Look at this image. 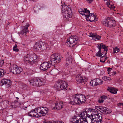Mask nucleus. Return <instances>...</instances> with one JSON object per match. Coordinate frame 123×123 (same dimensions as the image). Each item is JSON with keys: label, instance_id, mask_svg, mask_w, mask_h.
Wrapping results in <instances>:
<instances>
[{"label": "nucleus", "instance_id": "7ed1b4c3", "mask_svg": "<svg viewBox=\"0 0 123 123\" xmlns=\"http://www.w3.org/2000/svg\"><path fill=\"white\" fill-rule=\"evenodd\" d=\"M91 116L92 117L93 123H102V114L98 113L96 109H92L90 112Z\"/></svg>", "mask_w": 123, "mask_h": 123}, {"label": "nucleus", "instance_id": "de8ad7c7", "mask_svg": "<svg viewBox=\"0 0 123 123\" xmlns=\"http://www.w3.org/2000/svg\"><path fill=\"white\" fill-rule=\"evenodd\" d=\"M89 3H91L93 1V0H87Z\"/></svg>", "mask_w": 123, "mask_h": 123}, {"label": "nucleus", "instance_id": "c9c22d12", "mask_svg": "<svg viewBox=\"0 0 123 123\" xmlns=\"http://www.w3.org/2000/svg\"><path fill=\"white\" fill-rule=\"evenodd\" d=\"M119 51V49L117 47H116L115 49H113L114 53H117Z\"/></svg>", "mask_w": 123, "mask_h": 123}, {"label": "nucleus", "instance_id": "49530a36", "mask_svg": "<svg viewBox=\"0 0 123 123\" xmlns=\"http://www.w3.org/2000/svg\"><path fill=\"white\" fill-rule=\"evenodd\" d=\"M108 74L110 75V74H111V70H110V69H108Z\"/></svg>", "mask_w": 123, "mask_h": 123}, {"label": "nucleus", "instance_id": "864d4df0", "mask_svg": "<svg viewBox=\"0 0 123 123\" xmlns=\"http://www.w3.org/2000/svg\"><path fill=\"white\" fill-rule=\"evenodd\" d=\"M49 123V122H47V123L46 122H45L44 121H43V123Z\"/></svg>", "mask_w": 123, "mask_h": 123}, {"label": "nucleus", "instance_id": "f8f14e48", "mask_svg": "<svg viewBox=\"0 0 123 123\" xmlns=\"http://www.w3.org/2000/svg\"><path fill=\"white\" fill-rule=\"evenodd\" d=\"M10 71L14 74H18L22 71V69L20 67H18L16 65L12 66L10 68Z\"/></svg>", "mask_w": 123, "mask_h": 123}, {"label": "nucleus", "instance_id": "58836bf2", "mask_svg": "<svg viewBox=\"0 0 123 123\" xmlns=\"http://www.w3.org/2000/svg\"><path fill=\"white\" fill-rule=\"evenodd\" d=\"M105 56V55H103V56H101L100 58V62H105V61L103 60L102 58H104V56Z\"/></svg>", "mask_w": 123, "mask_h": 123}, {"label": "nucleus", "instance_id": "0eeeda50", "mask_svg": "<svg viewBox=\"0 0 123 123\" xmlns=\"http://www.w3.org/2000/svg\"><path fill=\"white\" fill-rule=\"evenodd\" d=\"M79 38L77 36H71L68 39L66 42V44L71 47H73L79 40Z\"/></svg>", "mask_w": 123, "mask_h": 123}, {"label": "nucleus", "instance_id": "9b49d317", "mask_svg": "<svg viewBox=\"0 0 123 123\" xmlns=\"http://www.w3.org/2000/svg\"><path fill=\"white\" fill-rule=\"evenodd\" d=\"M103 25L105 26L111 27L115 25V21L111 19L110 17H109L107 19H104L102 22Z\"/></svg>", "mask_w": 123, "mask_h": 123}, {"label": "nucleus", "instance_id": "c756f323", "mask_svg": "<svg viewBox=\"0 0 123 123\" xmlns=\"http://www.w3.org/2000/svg\"><path fill=\"white\" fill-rule=\"evenodd\" d=\"M13 105H14L15 107H17L20 105V104L17 101L15 100L12 103Z\"/></svg>", "mask_w": 123, "mask_h": 123}, {"label": "nucleus", "instance_id": "4d7b16f0", "mask_svg": "<svg viewBox=\"0 0 123 123\" xmlns=\"http://www.w3.org/2000/svg\"><path fill=\"white\" fill-rule=\"evenodd\" d=\"M22 108L23 109L25 110V108L24 106H23V107Z\"/></svg>", "mask_w": 123, "mask_h": 123}, {"label": "nucleus", "instance_id": "cd10ccee", "mask_svg": "<svg viewBox=\"0 0 123 123\" xmlns=\"http://www.w3.org/2000/svg\"><path fill=\"white\" fill-rule=\"evenodd\" d=\"M95 80L96 82V83L97 85H100L103 83L102 80L99 79H96Z\"/></svg>", "mask_w": 123, "mask_h": 123}, {"label": "nucleus", "instance_id": "6e6d98bb", "mask_svg": "<svg viewBox=\"0 0 123 123\" xmlns=\"http://www.w3.org/2000/svg\"><path fill=\"white\" fill-rule=\"evenodd\" d=\"M34 12H35V13H37V11H35V8H34Z\"/></svg>", "mask_w": 123, "mask_h": 123}, {"label": "nucleus", "instance_id": "c85d7f7f", "mask_svg": "<svg viewBox=\"0 0 123 123\" xmlns=\"http://www.w3.org/2000/svg\"><path fill=\"white\" fill-rule=\"evenodd\" d=\"M95 79L92 80L90 82V84H91L93 86L97 85Z\"/></svg>", "mask_w": 123, "mask_h": 123}, {"label": "nucleus", "instance_id": "2f4dec72", "mask_svg": "<svg viewBox=\"0 0 123 123\" xmlns=\"http://www.w3.org/2000/svg\"><path fill=\"white\" fill-rule=\"evenodd\" d=\"M59 104L58 103L55 104V106L53 108V110H59L60 109V107H59Z\"/></svg>", "mask_w": 123, "mask_h": 123}, {"label": "nucleus", "instance_id": "f3484780", "mask_svg": "<svg viewBox=\"0 0 123 123\" xmlns=\"http://www.w3.org/2000/svg\"><path fill=\"white\" fill-rule=\"evenodd\" d=\"M76 81L79 83H83L86 82L87 79L85 77H82L80 75H78L76 77Z\"/></svg>", "mask_w": 123, "mask_h": 123}, {"label": "nucleus", "instance_id": "4be33fe9", "mask_svg": "<svg viewBox=\"0 0 123 123\" xmlns=\"http://www.w3.org/2000/svg\"><path fill=\"white\" fill-rule=\"evenodd\" d=\"M83 11L84 13H85L88 14L87 15H86L85 14V15H84L86 17V20H87V18L90 16V15L91 13H90V11L89 10H88L87 8L84 9Z\"/></svg>", "mask_w": 123, "mask_h": 123}, {"label": "nucleus", "instance_id": "f257e3e1", "mask_svg": "<svg viewBox=\"0 0 123 123\" xmlns=\"http://www.w3.org/2000/svg\"><path fill=\"white\" fill-rule=\"evenodd\" d=\"M62 58L61 55L59 54H55L51 56L50 61L48 62H45L40 65V68L42 71H45L49 68L51 65L54 66L60 62Z\"/></svg>", "mask_w": 123, "mask_h": 123}, {"label": "nucleus", "instance_id": "338daca9", "mask_svg": "<svg viewBox=\"0 0 123 123\" xmlns=\"http://www.w3.org/2000/svg\"><path fill=\"white\" fill-rule=\"evenodd\" d=\"M25 108H27V107H25Z\"/></svg>", "mask_w": 123, "mask_h": 123}, {"label": "nucleus", "instance_id": "dca6fc26", "mask_svg": "<svg viewBox=\"0 0 123 123\" xmlns=\"http://www.w3.org/2000/svg\"><path fill=\"white\" fill-rule=\"evenodd\" d=\"M1 86L5 85L7 87H9L11 85V82L10 80L2 79L1 82Z\"/></svg>", "mask_w": 123, "mask_h": 123}, {"label": "nucleus", "instance_id": "052dcab7", "mask_svg": "<svg viewBox=\"0 0 123 123\" xmlns=\"http://www.w3.org/2000/svg\"><path fill=\"white\" fill-rule=\"evenodd\" d=\"M112 68H110L109 69H110V70H111H111H112Z\"/></svg>", "mask_w": 123, "mask_h": 123}, {"label": "nucleus", "instance_id": "c03bdc74", "mask_svg": "<svg viewBox=\"0 0 123 123\" xmlns=\"http://www.w3.org/2000/svg\"><path fill=\"white\" fill-rule=\"evenodd\" d=\"M13 51H15L16 52H18L19 51L18 49H17L16 48H13Z\"/></svg>", "mask_w": 123, "mask_h": 123}, {"label": "nucleus", "instance_id": "69168bd1", "mask_svg": "<svg viewBox=\"0 0 123 123\" xmlns=\"http://www.w3.org/2000/svg\"><path fill=\"white\" fill-rule=\"evenodd\" d=\"M103 59V60H104V59H103V58H102Z\"/></svg>", "mask_w": 123, "mask_h": 123}, {"label": "nucleus", "instance_id": "13d9d810", "mask_svg": "<svg viewBox=\"0 0 123 123\" xmlns=\"http://www.w3.org/2000/svg\"><path fill=\"white\" fill-rule=\"evenodd\" d=\"M100 9L101 11H102L103 10L102 9H101V8H100Z\"/></svg>", "mask_w": 123, "mask_h": 123}, {"label": "nucleus", "instance_id": "bb28decb", "mask_svg": "<svg viewBox=\"0 0 123 123\" xmlns=\"http://www.w3.org/2000/svg\"><path fill=\"white\" fill-rule=\"evenodd\" d=\"M97 34L95 33H89V36L90 37H92L93 40H95V38Z\"/></svg>", "mask_w": 123, "mask_h": 123}, {"label": "nucleus", "instance_id": "473e14b6", "mask_svg": "<svg viewBox=\"0 0 123 123\" xmlns=\"http://www.w3.org/2000/svg\"><path fill=\"white\" fill-rule=\"evenodd\" d=\"M4 70L0 69V78L3 77L4 75Z\"/></svg>", "mask_w": 123, "mask_h": 123}, {"label": "nucleus", "instance_id": "3c124183", "mask_svg": "<svg viewBox=\"0 0 123 123\" xmlns=\"http://www.w3.org/2000/svg\"><path fill=\"white\" fill-rule=\"evenodd\" d=\"M107 57H105L104 58V61H105V62L107 60Z\"/></svg>", "mask_w": 123, "mask_h": 123}, {"label": "nucleus", "instance_id": "774afa93", "mask_svg": "<svg viewBox=\"0 0 123 123\" xmlns=\"http://www.w3.org/2000/svg\"><path fill=\"white\" fill-rule=\"evenodd\" d=\"M105 9V8H103V9Z\"/></svg>", "mask_w": 123, "mask_h": 123}, {"label": "nucleus", "instance_id": "a878e982", "mask_svg": "<svg viewBox=\"0 0 123 123\" xmlns=\"http://www.w3.org/2000/svg\"><path fill=\"white\" fill-rule=\"evenodd\" d=\"M66 64L65 65L66 66H67L69 64L72 63V59L71 56H70L66 59Z\"/></svg>", "mask_w": 123, "mask_h": 123}, {"label": "nucleus", "instance_id": "0e129e2a", "mask_svg": "<svg viewBox=\"0 0 123 123\" xmlns=\"http://www.w3.org/2000/svg\"><path fill=\"white\" fill-rule=\"evenodd\" d=\"M121 104H122V105H123V103Z\"/></svg>", "mask_w": 123, "mask_h": 123}, {"label": "nucleus", "instance_id": "5fc2aeb1", "mask_svg": "<svg viewBox=\"0 0 123 123\" xmlns=\"http://www.w3.org/2000/svg\"><path fill=\"white\" fill-rule=\"evenodd\" d=\"M2 107H1L0 105V110H2Z\"/></svg>", "mask_w": 123, "mask_h": 123}, {"label": "nucleus", "instance_id": "6e6552de", "mask_svg": "<svg viewBox=\"0 0 123 123\" xmlns=\"http://www.w3.org/2000/svg\"><path fill=\"white\" fill-rule=\"evenodd\" d=\"M92 109L89 108L88 109H87L86 110H83L80 112L77 116L75 115L73 118L77 117V118L80 119H83L86 118L87 117L88 114H90L91 112V111Z\"/></svg>", "mask_w": 123, "mask_h": 123}, {"label": "nucleus", "instance_id": "72a5a7b5", "mask_svg": "<svg viewBox=\"0 0 123 123\" xmlns=\"http://www.w3.org/2000/svg\"><path fill=\"white\" fill-rule=\"evenodd\" d=\"M103 79L106 81H108L111 80V78L108 77H107L106 76H104L103 78Z\"/></svg>", "mask_w": 123, "mask_h": 123}, {"label": "nucleus", "instance_id": "37998d69", "mask_svg": "<svg viewBox=\"0 0 123 123\" xmlns=\"http://www.w3.org/2000/svg\"><path fill=\"white\" fill-rule=\"evenodd\" d=\"M101 98H102L103 100L105 99H108L109 98L108 97H107L105 96L104 95L102 96L101 97Z\"/></svg>", "mask_w": 123, "mask_h": 123}, {"label": "nucleus", "instance_id": "1a4fd4ad", "mask_svg": "<svg viewBox=\"0 0 123 123\" xmlns=\"http://www.w3.org/2000/svg\"><path fill=\"white\" fill-rule=\"evenodd\" d=\"M46 48V45L44 43L42 42L36 43L34 47V49L39 52L43 51Z\"/></svg>", "mask_w": 123, "mask_h": 123}, {"label": "nucleus", "instance_id": "4c0bfd02", "mask_svg": "<svg viewBox=\"0 0 123 123\" xmlns=\"http://www.w3.org/2000/svg\"><path fill=\"white\" fill-rule=\"evenodd\" d=\"M104 101V100L101 97L98 100V102L100 103H103Z\"/></svg>", "mask_w": 123, "mask_h": 123}, {"label": "nucleus", "instance_id": "bf43d9fd", "mask_svg": "<svg viewBox=\"0 0 123 123\" xmlns=\"http://www.w3.org/2000/svg\"><path fill=\"white\" fill-rule=\"evenodd\" d=\"M115 74H116V73H114L113 74V75H114Z\"/></svg>", "mask_w": 123, "mask_h": 123}, {"label": "nucleus", "instance_id": "79ce46f5", "mask_svg": "<svg viewBox=\"0 0 123 123\" xmlns=\"http://www.w3.org/2000/svg\"><path fill=\"white\" fill-rule=\"evenodd\" d=\"M4 62L3 60H0V66L1 67L2 66L3 64H4Z\"/></svg>", "mask_w": 123, "mask_h": 123}, {"label": "nucleus", "instance_id": "b1692460", "mask_svg": "<svg viewBox=\"0 0 123 123\" xmlns=\"http://www.w3.org/2000/svg\"><path fill=\"white\" fill-rule=\"evenodd\" d=\"M90 114H88L87 117H86V119L88 123H93V122L92 119V117L91 116Z\"/></svg>", "mask_w": 123, "mask_h": 123}, {"label": "nucleus", "instance_id": "09e8293b", "mask_svg": "<svg viewBox=\"0 0 123 123\" xmlns=\"http://www.w3.org/2000/svg\"><path fill=\"white\" fill-rule=\"evenodd\" d=\"M17 47V46L16 44H15V46L13 47V48H16Z\"/></svg>", "mask_w": 123, "mask_h": 123}, {"label": "nucleus", "instance_id": "f704fd0d", "mask_svg": "<svg viewBox=\"0 0 123 123\" xmlns=\"http://www.w3.org/2000/svg\"><path fill=\"white\" fill-rule=\"evenodd\" d=\"M83 9H81L80 10H79V13L82 15H85V14L83 12Z\"/></svg>", "mask_w": 123, "mask_h": 123}, {"label": "nucleus", "instance_id": "4468645a", "mask_svg": "<svg viewBox=\"0 0 123 123\" xmlns=\"http://www.w3.org/2000/svg\"><path fill=\"white\" fill-rule=\"evenodd\" d=\"M95 108L104 114H110L111 112L106 107L101 106H96Z\"/></svg>", "mask_w": 123, "mask_h": 123}, {"label": "nucleus", "instance_id": "aec40b11", "mask_svg": "<svg viewBox=\"0 0 123 123\" xmlns=\"http://www.w3.org/2000/svg\"><path fill=\"white\" fill-rule=\"evenodd\" d=\"M8 100H4L0 103V105L3 109H5L8 106Z\"/></svg>", "mask_w": 123, "mask_h": 123}, {"label": "nucleus", "instance_id": "6ab92c4d", "mask_svg": "<svg viewBox=\"0 0 123 123\" xmlns=\"http://www.w3.org/2000/svg\"><path fill=\"white\" fill-rule=\"evenodd\" d=\"M78 98L80 104L84 103L86 100V98L85 96L82 94H78Z\"/></svg>", "mask_w": 123, "mask_h": 123}, {"label": "nucleus", "instance_id": "423d86ee", "mask_svg": "<svg viewBox=\"0 0 123 123\" xmlns=\"http://www.w3.org/2000/svg\"><path fill=\"white\" fill-rule=\"evenodd\" d=\"M31 85L32 86H40L44 84L45 81L43 79L34 78L29 81Z\"/></svg>", "mask_w": 123, "mask_h": 123}, {"label": "nucleus", "instance_id": "ddd939ff", "mask_svg": "<svg viewBox=\"0 0 123 123\" xmlns=\"http://www.w3.org/2000/svg\"><path fill=\"white\" fill-rule=\"evenodd\" d=\"M70 121V123H88L86 118L80 119L76 117L72 118Z\"/></svg>", "mask_w": 123, "mask_h": 123}, {"label": "nucleus", "instance_id": "680f3d73", "mask_svg": "<svg viewBox=\"0 0 123 123\" xmlns=\"http://www.w3.org/2000/svg\"><path fill=\"white\" fill-rule=\"evenodd\" d=\"M16 99H18L19 98H18H18H16Z\"/></svg>", "mask_w": 123, "mask_h": 123}, {"label": "nucleus", "instance_id": "603ef678", "mask_svg": "<svg viewBox=\"0 0 123 123\" xmlns=\"http://www.w3.org/2000/svg\"><path fill=\"white\" fill-rule=\"evenodd\" d=\"M30 0L31 1H33L36 2V1H37V0Z\"/></svg>", "mask_w": 123, "mask_h": 123}, {"label": "nucleus", "instance_id": "39448f33", "mask_svg": "<svg viewBox=\"0 0 123 123\" xmlns=\"http://www.w3.org/2000/svg\"><path fill=\"white\" fill-rule=\"evenodd\" d=\"M97 47L99 51L96 53V56L98 57H101L103 56L106 54L107 52V46L103 43L100 44L98 43L97 44Z\"/></svg>", "mask_w": 123, "mask_h": 123}, {"label": "nucleus", "instance_id": "e2e57ef3", "mask_svg": "<svg viewBox=\"0 0 123 123\" xmlns=\"http://www.w3.org/2000/svg\"><path fill=\"white\" fill-rule=\"evenodd\" d=\"M26 1V0H24V1Z\"/></svg>", "mask_w": 123, "mask_h": 123}, {"label": "nucleus", "instance_id": "8fccbe9b", "mask_svg": "<svg viewBox=\"0 0 123 123\" xmlns=\"http://www.w3.org/2000/svg\"><path fill=\"white\" fill-rule=\"evenodd\" d=\"M115 8V6H113L112 5V7H111V8H110L111 9H112V10H113L114 9V8Z\"/></svg>", "mask_w": 123, "mask_h": 123}, {"label": "nucleus", "instance_id": "9d476101", "mask_svg": "<svg viewBox=\"0 0 123 123\" xmlns=\"http://www.w3.org/2000/svg\"><path fill=\"white\" fill-rule=\"evenodd\" d=\"M67 86L68 85L65 81L60 80L56 83L55 86L57 90H60L65 89Z\"/></svg>", "mask_w": 123, "mask_h": 123}, {"label": "nucleus", "instance_id": "e433bc0d", "mask_svg": "<svg viewBox=\"0 0 123 123\" xmlns=\"http://www.w3.org/2000/svg\"><path fill=\"white\" fill-rule=\"evenodd\" d=\"M59 107H60V109H62L63 107V105L62 102H60L59 103Z\"/></svg>", "mask_w": 123, "mask_h": 123}, {"label": "nucleus", "instance_id": "5701e85b", "mask_svg": "<svg viewBox=\"0 0 123 123\" xmlns=\"http://www.w3.org/2000/svg\"><path fill=\"white\" fill-rule=\"evenodd\" d=\"M107 90L111 93L116 94L117 93V91L115 89L111 87H108Z\"/></svg>", "mask_w": 123, "mask_h": 123}, {"label": "nucleus", "instance_id": "2eb2a0df", "mask_svg": "<svg viewBox=\"0 0 123 123\" xmlns=\"http://www.w3.org/2000/svg\"><path fill=\"white\" fill-rule=\"evenodd\" d=\"M78 94H75L72 97V98L71 99V101L70 103L72 105L75 104H80Z\"/></svg>", "mask_w": 123, "mask_h": 123}, {"label": "nucleus", "instance_id": "ea45409f", "mask_svg": "<svg viewBox=\"0 0 123 123\" xmlns=\"http://www.w3.org/2000/svg\"><path fill=\"white\" fill-rule=\"evenodd\" d=\"M106 4L107 5L108 7L110 8H111V7H112V5H111L110 3L107 2L106 3Z\"/></svg>", "mask_w": 123, "mask_h": 123}, {"label": "nucleus", "instance_id": "a19ab883", "mask_svg": "<svg viewBox=\"0 0 123 123\" xmlns=\"http://www.w3.org/2000/svg\"><path fill=\"white\" fill-rule=\"evenodd\" d=\"M96 37V38H95V41L96 40V39H97L98 40H99L100 39V37H101L100 36L98 35H97V34Z\"/></svg>", "mask_w": 123, "mask_h": 123}, {"label": "nucleus", "instance_id": "f03ea898", "mask_svg": "<svg viewBox=\"0 0 123 123\" xmlns=\"http://www.w3.org/2000/svg\"><path fill=\"white\" fill-rule=\"evenodd\" d=\"M48 109L44 107H40L32 110L27 113L30 117H38L45 116L48 112Z\"/></svg>", "mask_w": 123, "mask_h": 123}, {"label": "nucleus", "instance_id": "a18cd8bd", "mask_svg": "<svg viewBox=\"0 0 123 123\" xmlns=\"http://www.w3.org/2000/svg\"><path fill=\"white\" fill-rule=\"evenodd\" d=\"M49 123H63L62 122H59V123H58V122H57L56 123L54 121H51V122H49Z\"/></svg>", "mask_w": 123, "mask_h": 123}, {"label": "nucleus", "instance_id": "a211bd4d", "mask_svg": "<svg viewBox=\"0 0 123 123\" xmlns=\"http://www.w3.org/2000/svg\"><path fill=\"white\" fill-rule=\"evenodd\" d=\"M38 60V58H37L36 55L35 54L31 56L30 61H31V64L37 62Z\"/></svg>", "mask_w": 123, "mask_h": 123}, {"label": "nucleus", "instance_id": "412c9836", "mask_svg": "<svg viewBox=\"0 0 123 123\" xmlns=\"http://www.w3.org/2000/svg\"><path fill=\"white\" fill-rule=\"evenodd\" d=\"M24 60L25 62L27 63H29L30 64H31V61H30L31 56L27 55L24 56Z\"/></svg>", "mask_w": 123, "mask_h": 123}, {"label": "nucleus", "instance_id": "393cba45", "mask_svg": "<svg viewBox=\"0 0 123 123\" xmlns=\"http://www.w3.org/2000/svg\"><path fill=\"white\" fill-rule=\"evenodd\" d=\"M29 26L28 25H26L25 26L23 27L22 28L23 30L20 32V33L21 34H23L24 33L27 32L28 31L27 29L28 28Z\"/></svg>", "mask_w": 123, "mask_h": 123}, {"label": "nucleus", "instance_id": "7c9ffc66", "mask_svg": "<svg viewBox=\"0 0 123 123\" xmlns=\"http://www.w3.org/2000/svg\"><path fill=\"white\" fill-rule=\"evenodd\" d=\"M92 17H91L90 19H89V21L90 22H92L95 21V16L94 14H93L92 13L91 14L90 16Z\"/></svg>", "mask_w": 123, "mask_h": 123}, {"label": "nucleus", "instance_id": "20e7f679", "mask_svg": "<svg viewBox=\"0 0 123 123\" xmlns=\"http://www.w3.org/2000/svg\"><path fill=\"white\" fill-rule=\"evenodd\" d=\"M65 3H64L62 4L63 5H61L62 13L64 17L68 19L71 17V15L72 14V11L70 8L66 5H65Z\"/></svg>", "mask_w": 123, "mask_h": 123}]
</instances>
